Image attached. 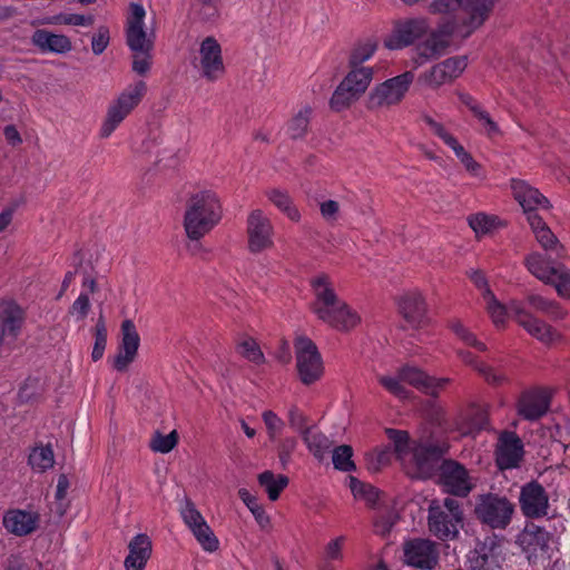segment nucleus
I'll return each mask as SVG.
<instances>
[{
  "mask_svg": "<svg viewBox=\"0 0 570 570\" xmlns=\"http://www.w3.org/2000/svg\"><path fill=\"white\" fill-rule=\"evenodd\" d=\"M311 287L314 295L312 309L323 323L340 332L352 331L361 323L358 312L338 297L327 274L312 277Z\"/></svg>",
  "mask_w": 570,
  "mask_h": 570,
  "instance_id": "obj_1",
  "label": "nucleus"
},
{
  "mask_svg": "<svg viewBox=\"0 0 570 570\" xmlns=\"http://www.w3.org/2000/svg\"><path fill=\"white\" fill-rule=\"evenodd\" d=\"M386 434L393 442L394 451L405 473L412 479L431 476L446 451L443 444L412 443L405 431L387 429Z\"/></svg>",
  "mask_w": 570,
  "mask_h": 570,
  "instance_id": "obj_2",
  "label": "nucleus"
},
{
  "mask_svg": "<svg viewBox=\"0 0 570 570\" xmlns=\"http://www.w3.org/2000/svg\"><path fill=\"white\" fill-rule=\"evenodd\" d=\"M222 217V203L214 190L202 189L193 193L187 199L183 218L187 238L202 239L219 224Z\"/></svg>",
  "mask_w": 570,
  "mask_h": 570,
  "instance_id": "obj_3",
  "label": "nucleus"
},
{
  "mask_svg": "<svg viewBox=\"0 0 570 570\" xmlns=\"http://www.w3.org/2000/svg\"><path fill=\"white\" fill-rule=\"evenodd\" d=\"M147 92V83L137 80L127 85L109 104L99 135L109 138L120 124L139 106Z\"/></svg>",
  "mask_w": 570,
  "mask_h": 570,
  "instance_id": "obj_4",
  "label": "nucleus"
},
{
  "mask_svg": "<svg viewBox=\"0 0 570 570\" xmlns=\"http://www.w3.org/2000/svg\"><path fill=\"white\" fill-rule=\"evenodd\" d=\"M498 0H433L429 4V12L432 14L449 16L462 9L468 18L463 20V36H469L481 27L488 19L492 8Z\"/></svg>",
  "mask_w": 570,
  "mask_h": 570,
  "instance_id": "obj_5",
  "label": "nucleus"
},
{
  "mask_svg": "<svg viewBox=\"0 0 570 570\" xmlns=\"http://www.w3.org/2000/svg\"><path fill=\"white\" fill-rule=\"evenodd\" d=\"M373 78V68L350 67V70L332 94L330 99L331 109L337 112L348 109L367 91Z\"/></svg>",
  "mask_w": 570,
  "mask_h": 570,
  "instance_id": "obj_6",
  "label": "nucleus"
},
{
  "mask_svg": "<svg viewBox=\"0 0 570 570\" xmlns=\"http://www.w3.org/2000/svg\"><path fill=\"white\" fill-rule=\"evenodd\" d=\"M463 512L456 499L433 501L429 507V530L441 540H452L459 534Z\"/></svg>",
  "mask_w": 570,
  "mask_h": 570,
  "instance_id": "obj_7",
  "label": "nucleus"
},
{
  "mask_svg": "<svg viewBox=\"0 0 570 570\" xmlns=\"http://www.w3.org/2000/svg\"><path fill=\"white\" fill-rule=\"evenodd\" d=\"M513 512V503L507 497L495 493L479 495L474 507L478 520L492 529H505Z\"/></svg>",
  "mask_w": 570,
  "mask_h": 570,
  "instance_id": "obj_8",
  "label": "nucleus"
},
{
  "mask_svg": "<svg viewBox=\"0 0 570 570\" xmlns=\"http://www.w3.org/2000/svg\"><path fill=\"white\" fill-rule=\"evenodd\" d=\"M414 80L412 71H405L396 77L386 79L372 88L367 95L366 106L370 110L390 108L400 104Z\"/></svg>",
  "mask_w": 570,
  "mask_h": 570,
  "instance_id": "obj_9",
  "label": "nucleus"
},
{
  "mask_svg": "<svg viewBox=\"0 0 570 570\" xmlns=\"http://www.w3.org/2000/svg\"><path fill=\"white\" fill-rule=\"evenodd\" d=\"M296 367L303 384L309 385L318 381L324 372L323 360L315 343L307 336L295 340Z\"/></svg>",
  "mask_w": 570,
  "mask_h": 570,
  "instance_id": "obj_10",
  "label": "nucleus"
},
{
  "mask_svg": "<svg viewBox=\"0 0 570 570\" xmlns=\"http://www.w3.org/2000/svg\"><path fill=\"white\" fill-rule=\"evenodd\" d=\"M510 308L514 321L542 344L550 345L561 338V334L556 328L533 316L522 302L511 301Z\"/></svg>",
  "mask_w": 570,
  "mask_h": 570,
  "instance_id": "obj_11",
  "label": "nucleus"
},
{
  "mask_svg": "<svg viewBox=\"0 0 570 570\" xmlns=\"http://www.w3.org/2000/svg\"><path fill=\"white\" fill-rule=\"evenodd\" d=\"M466 67L468 58L465 56L451 57L421 73L419 81L431 89H438L441 86L452 83L463 73Z\"/></svg>",
  "mask_w": 570,
  "mask_h": 570,
  "instance_id": "obj_12",
  "label": "nucleus"
},
{
  "mask_svg": "<svg viewBox=\"0 0 570 570\" xmlns=\"http://www.w3.org/2000/svg\"><path fill=\"white\" fill-rule=\"evenodd\" d=\"M248 248L261 253L274 245V227L269 217L262 209H253L247 217Z\"/></svg>",
  "mask_w": 570,
  "mask_h": 570,
  "instance_id": "obj_13",
  "label": "nucleus"
},
{
  "mask_svg": "<svg viewBox=\"0 0 570 570\" xmlns=\"http://www.w3.org/2000/svg\"><path fill=\"white\" fill-rule=\"evenodd\" d=\"M404 562L420 570H433L439 561L438 544L429 539H412L403 546Z\"/></svg>",
  "mask_w": 570,
  "mask_h": 570,
  "instance_id": "obj_14",
  "label": "nucleus"
},
{
  "mask_svg": "<svg viewBox=\"0 0 570 570\" xmlns=\"http://www.w3.org/2000/svg\"><path fill=\"white\" fill-rule=\"evenodd\" d=\"M502 548L497 537H487L468 554L471 570H495L502 562Z\"/></svg>",
  "mask_w": 570,
  "mask_h": 570,
  "instance_id": "obj_15",
  "label": "nucleus"
},
{
  "mask_svg": "<svg viewBox=\"0 0 570 570\" xmlns=\"http://www.w3.org/2000/svg\"><path fill=\"white\" fill-rule=\"evenodd\" d=\"M428 125L430 126L432 132L442 139L443 142L453 150L456 158L460 160L470 176L479 179L485 178L482 165L478 163L472 157V155L464 149L458 139L451 132H449L442 124L433 119H428Z\"/></svg>",
  "mask_w": 570,
  "mask_h": 570,
  "instance_id": "obj_16",
  "label": "nucleus"
},
{
  "mask_svg": "<svg viewBox=\"0 0 570 570\" xmlns=\"http://www.w3.org/2000/svg\"><path fill=\"white\" fill-rule=\"evenodd\" d=\"M199 70L208 81L220 79L225 72L220 45L213 37L205 38L200 43Z\"/></svg>",
  "mask_w": 570,
  "mask_h": 570,
  "instance_id": "obj_17",
  "label": "nucleus"
},
{
  "mask_svg": "<svg viewBox=\"0 0 570 570\" xmlns=\"http://www.w3.org/2000/svg\"><path fill=\"white\" fill-rule=\"evenodd\" d=\"M121 340L112 366L118 372H125L135 361L140 345V337L131 320L121 323Z\"/></svg>",
  "mask_w": 570,
  "mask_h": 570,
  "instance_id": "obj_18",
  "label": "nucleus"
},
{
  "mask_svg": "<svg viewBox=\"0 0 570 570\" xmlns=\"http://www.w3.org/2000/svg\"><path fill=\"white\" fill-rule=\"evenodd\" d=\"M146 11L139 3L130 4V12L127 20V45L134 52H150L153 40L147 37L144 29Z\"/></svg>",
  "mask_w": 570,
  "mask_h": 570,
  "instance_id": "obj_19",
  "label": "nucleus"
},
{
  "mask_svg": "<svg viewBox=\"0 0 570 570\" xmlns=\"http://www.w3.org/2000/svg\"><path fill=\"white\" fill-rule=\"evenodd\" d=\"M430 24L424 18H415L399 23L392 33L384 40V46L390 50H397L412 45L416 39L424 36Z\"/></svg>",
  "mask_w": 570,
  "mask_h": 570,
  "instance_id": "obj_20",
  "label": "nucleus"
},
{
  "mask_svg": "<svg viewBox=\"0 0 570 570\" xmlns=\"http://www.w3.org/2000/svg\"><path fill=\"white\" fill-rule=\"evenodd\" d=\"M460 26L458 22H448L440 27V32L431 33L423 42L419 43L414 49L413 62L415 67L422 66L426 61L442 55L446 47V42L441 35L450 36L458 31Z\"/></svg>",
  "mask_w": 570,
  "mask_h": 570,
  "instance_id": "obj_21",
  "label": "nucleus"
},
{
  "mask_svg": "<svg viewBox=\"0 0 570 570\" xmlns=\"http://www.w3.org/2000/svg\"><path fill=\"white\" fill-rule=\"evenodd\" d=\"M511 190L514 199L522 207L527 219L530 214H537V209L550 208V202L529 183L522 179L512 178L510 181Z\"/></svg>",
  "mask_w": 570,
  "mask_h": 570,
  "instance_id": "obj_22",
  "label": "nucleus"
},
{
  "mask_svg": "<svg viewBox=\"0 0 570 570\" xmlns=\"http://www.w3.org/2000/svg\"><path fill=\"white\" fill-rule=\"evenodd\" d=\"M520 507L528 518H541L547 515L549 498L544 488L538 482H529L521 488Z\"/></svg>",
  "mask_w": 570,
  "mask_h": 570,
  "instance_id": "obj_23",
  "label": "nucleus"
},
{
  "mask_svg": "<svg viewBox=\"0 0 570 570\" xmlns=\"http://www.w3.org/2000/svg\"><path fill=\"white\" fill-rule=\"evenodd\" d=\"M4 529L17 537L33 533L40 525V514L35 510L10 509L3 514Z\"/></svg>",
  "mask_w": 570,
  "mask_h": 570,
  "instance_id": "obj_24",
  "label": "nucleus"
},
{
  "mask_svg": "<svg viewBox=\"0 0 570 570\" xmlns=\"http://www.w3.org/2000/svg\"><path fill=\"white\" fill-rule=\"evenodd\" d=\"M523 455V445L520 438L513 432H503L500 434L495 461L500 470L517 468Z\"/></svg>",
  "mask_w": 570,
  "mask_h": 570,
  "instance_id": "obj_25",
  "label": "nucleus"
},
{
  "mask_svg": "<svg viewBox=\"0 0 570 570\" xmlns=\"http://www.w3.org/2000/svg\"><path fill=\"white\" fill-rule=\"evenodd\" d=\"M441 480L445 490L454 495L465 497L473 488L468 471L453 461L442 464Z\"/></svg>",
  "mask_w": 570,
  "mask_h": 570,
  "instance_id": "obj_26",
  "label": "nucleus"
},
{
  "mask_svg": "<svg viewBox=\"0 0 570 570\" xmlns=\"http://www.w3.org/2000/svg\"><path fill=\"white\" fill-rule=\"evenodd\" d=\"M550 404V392L546 389L530 390L520 396L518 413L525 420H537L544 415Z\"/></svg>",
  "mask_w": 570,
  "mask_h": 570,
  "instance_id": "obj_27",
  "label": "nucleus"
},
{
  "mask_svg": "<svg viewBox=\"0 0 570 570\" xmlns=\"http://www.w3.org/2000/svg\"><path fill=\"white\" fill-rule=\"evenodd\" d=\"M0 347L12 344L18 337L22 323L23 311L13 302H4L0 309Z\"/></svg>",
  "mask_w": 570,
  "mask_h": 570,
  "instance_id": "obj_28",
  "label": "nucleus"
},
{
  "mask_svg": "<svg viewBox=\"0 0 570 570\" xmlns=\"http://www.w3.org/2000/svg\"><path fill=\"white\" fill-rule=\"evenodd\" d=\"M151 552V539L145 533L136 534L128 543V556L124 561L125 570H145Z\"/></svg>",
  "mask_w": 570,
  "mask_h": 570,
  "instance_id": "obj_29",
  "label": "nucleus"
},
{
  "mask_svg": "<svg viewBox=\"0 0 570 570\" xmlns=\"http://www.w3.org/2000/svg\"><path fill=\"white\" fill-rule=\"evenodd\" d=\"M400 312L412 327H419L425 322L426 304L417 289L402 294L399 299Z\"/></svg>",
  "mask_w": 570,
  "mask_h": 570,
  "instance_id": "obj_30",
  "label": "nucleus"
},
{
  "mask_svg": "<svg viewBox=\"0 0 570 570\" xmlns=\"http://www.w3.org/2000/svg\"><path fill=\"white\" fill-rule=\"evenodd\" d=\"M400 371L401 379H403L405 384H409L429 395H435L448 383V379H435L429 376L422 370L414 366L406 365L401 367Z\"/></svg>",
  "mask_w": 570,
  "mask_h": 570,
  "instance_id": "obj_31",
  "label": "nucleus"
},
{
  "mask_svg": "<svg viewBox=\"0 0 570 570\" xmlns=\"http://www.w3.org/2000/svg\"><path fill=\"white\" fill-rule=\"evenodd\" d=\"M31 42L43 53L65 55L72 49L69 37L46 29H37L31 36Z\"/></svg>",
  "mask_w": 570,
  "mask_h": 570,
  "instance_id": "obj_32",
  "label": "nucleus"
},
{
  "mask_svg": "<svg viewBox=\"0 0 570 570\" xmlns=\"http://www.w3.org/2000/svg\"><path fill=\"white\" fill-rule=\"evenodd\" d=\"M524 263L529 273L544 284L551 283L557 269L561 267L548 259L546 255L537 252L529 254Z\"/></svg>",
  "mask_w": 570,
  "mask_h": 570,
  "instance_id": "obj_33",
  "label": "nucleus"
},
{
  "mask_svg": "<svg viewBox=\"0 0 570 570\" xmlns=\"http://www.w3.org/2000/svg\"><path fill=\"white\" fill-rule=\"evenodd\" d=\"M455 429L461 435H472L487 424V412L480 406H471L455 419Z\"/></svg>",
  "mask_w": 570,
  "mask_h": 570,
  "instance_id": "obj_34",
  "label": "nucleus"
},
{
  "mask_svg": "<svg viewBox=\"0 0 570 570\" xmlns=\"http://www.w3.org/2000/svg\"><path fill=\"white\" fill-rule=\"evenodd\" d=\"M347 485L355 500L364 502L371 508H375L380 501V491L370 483L363 482L355 476H347Z\"/></svg>",
  "mask_w": 570,
  "mask_h": 570,
  "instance_id": "obj_35",
  "label": "nucleus"
},
{
  "mask_svg": "<svg viewBox=\"0 0 570 570\" xmlns=\"http://www.w3.org/2000/svg\"><path fill=\"white\" fill-rule=\"evenodd\" d=\"M528 223L538 240V243L546 250H556L559 242L549 226L543 222L542 217L538 214H530Z\"/></svg>",
  "mask_w": 570,
  "mask_h": 570,
  "instance_id": "obj_36",
  "label": "nucleus"
},
{
  "mask_svg": "<svg viewBox=\"0 0 570 570\" xmlns=\"http://www.w3.org/2000/svg\"><path fill=\"white\" fill-rule=\"evenodd\" d=\"M527 302L534 311L543 313L554 321L564 320L568 315V312L558 302L539 294L528 295Z\"/></svg>",
  "mask_w": 570,
  "mask_h": 570,
  "instance_id": "obj_37",
  "label": "nucleus"
},
{
  "mask_svg": "<svg viewBox=\"0 0 570 570\" xmlns=\"http://www.w3.org/2000/svg\"><path fill=\"white\" fill-rule=\"evenodd\" d=\"M549 533L537 527H527L519 537V542L523 550L528 553H535L538 550H543L548 543Z\"/></svg>",
  "mask_w": 570,
  "mask_h": 570,
  "instance_id": "obj_38",
  "label": "nucleus"
},
{
  "mask_svg": "<svg viewBox=\"0 0 570 570\" xmlns=\"http://www.w3.org/2000/svg\"><path fill=\"white\" fill-rule=\"evenodd\" d=\"M312 115V108L304 106L299 108L288 120L286 125V134L292 139H299L307 132L309 120Z\"/></svg>",
  "mask_w": 570,
  "mask_h": 570,
  "instance_id": "obj_39",
  "label": "nucleus"
},
{
  "mask_svg": "<svg viewBox=\"0 0 570 570\" xmlns=\"http://www.w3.org/2000/svg\"><path fill=\"white\" fill-rule=\"evenodd\" d=\"M266 196L276 208L288 217V219L292 222H298L301 219L299 210L293 205V202L286 191L275 188L267 190Z\"/></svg>",
  "mask_w": 570,
  "mask_h": 570,
  "instance_id": "obj_40",
  "label": "nucleus"
},
{
  "mask_svg": "<svg viewBox=\"0 0 570 570\" xmlns=\"http://www.w3.org/2000/svg\"><path fill=\"white\" fill-rule=\"evenodd\" d=\"M458 355L464 363L474 367L489 383L500 384L505 381V375L503 373L498 372L491 366L480 362L470 352L459 351Z\"/></svg>",
  "mask_w": 570,
  "mask_h": 570,
  "instance_id": "obj_41",
  "label": "nucleus"
},
{
  "mask_svg": "<svg viewBox=\"0 0 570 570\" xmlns=\"http://www.w3.org/2000/svg\"><path fill=\"white\" fill-rule=\"evenodd\" d=\"M35 472L42 473L53 468L55 454L50 445H39L32 449L28 460Z\"/></svg>",
  "mask_w": 570,
  "mask_h": 570,
  "instance_id": "obj_42",
  "label": "nucleus"
},
{
  "mask_svg": "<svg viewBox=\"0 0 570 570\" xmlns=\"http://www.w3.org/2000/svg\"><path fill=\"white\" fill-rule=\"evenodd\" d=\"M258 483L267 492L271 501H276L281 492L287 487L288 478L283 474H274L272 471H265L258 475Z\"/></svg>",
  "mask_w": 570,
  "mask_h": 570,
  "instance_id": "obj_43",
  "label": "nucleus"
},
{
  "mask_svg": "<svg viewBox=\"0 0 570 570\" xmlns=\"http://www.w3.org/2000/svg\"><path fill=\"white\" fill-rule=\"evenodd\" d=\"M484 301L485 309L497 328H504L509 318L512 315L510 304L507 306L500 302L494 294L487 297Z\"/></svg>",
  "mask_w": 570,
  "mask_h": 570,
  "instance_id": "obj_44",
  "label": "nucleus"
},
{
  "mask_svg": "<svg viewBox=\"0 0 570 570\" xmlns=\"http://www.w3.org/2000/svg\"><path fill=\"white\" fill-rule=\"evenodd\" d=\"M303 440L309 452L318 461H323L326 458L332 445V442L326 435L312 430H306L304 432Z\"/></svg>",
  "mask_w": 570,
  "mask_h": 570,
  "instance_id": "obj_45",
  "label": "nucleus"
},
{
  "mask_svg": "<svg viewBox=\"0 0 570 570\" xmlns=\"http://www.w3.org/2000/svg\"><path fill=\"white\" fill-rule=\"evenodd\" d=\"M379 383L392 395L400 400H406L411 396L410 391L405 387V382L401 379V371L396 374L379 375Z\"/></svg>",
  "mask_w": 570,
  "mask_h": 570,
  "instance_id": "obj_46",
  "label": "nucleus"
},
{
  "mask_svg": "<svg viewBox=\"0 0 570 570\" xmlns=\"http://www.w3.org/2000/svg\"><path fill=\"white\" fill-rule=\"evenodd\" d=\"M179 512L185 525L190 530V532L199 528L200 524L203 525L207 522L196 508L195 503L188 498H185L180 502Z\"/></svg>",
  "mask_w": 570,
  "mask_h": 570,
  "instance_id": "obj_47",
  "label": "nucleus"
},
{
  "mask_svg": "<svg viewBox=\"0 0 570 570\" xmlns=\"http://www.w3.org/2000/svg\"><path fill=\"white\" fill-rule=\"evenodd\" d=\"M449 327L455 336L465 345L476 348L478 351H487V345L479 341L475 334L466 327L460 320H452Z\"/></svg>",
  "mask_w": 570,
  "mask_h": 570,
  "instance_id": "obj_48",
  "label": "nucleus"
},
{
  "mask_svg": "<svg viewBox=\"0 0 570 570\" xmlns=\"http://www.w3.org/2000/svg\"><path fill=\"white\" fill-rule=\"evenodd\" d=\"M376 51V43L367 40L363 43L357 45L351 52L348 58V67L355 68H368L363 63L370 60Z\"/></svg>",
  "mask_w": 570,
  "mask_h": 570,
  "instance_id": "obj_49",
  "label": "nucleus"
},
{
  "mask_svg": "<svg viewBox=\"0 0 570 570\" xmlns=\"http://www.w3.org/2000/svg\"><path fill=\"white\" fill-rule=\"evenodd\" d=\"M191 533L204 551L212 553L218 550L219 541L207 522L203 525L200 524Z\"/></svg>",
  "mask_w": 570,
  "mask_h": 570,
  "instance_id": "obj_50",
  "label": "nucleus"
},
{
  "mask_svg": "<svg viewBox=\"0 0 570 570\" xmlns=\"http://www.w3.org/2000/svg\"><path fill=\"white\" fill-rule=\"evenodd\" d=\"M178 442V434L174 430L168 434L155 432L150 439L149 446L156 453H168L170 452Z\"/></svg>",
  "mask_w": 570,
  "mask_h": 570,
  "instance_id": "obj_51",
  "label": "nucleus"
},
{
  "mask_svg": "<svg viewBox=\"0 0 570 570\" xmlns=\"http://www.w3.org/2000/svg\"><path fill=\"white\" fill-rule=\"evenodd\" d=\"M353 450L350 445H340L333 450L332 461L336 470L350 472L355 470V464L352 460Z\"/></svg>",
  "mask_w": 570,
  "mask_h": 570,
  "instance_id": "obj_52",
  "label": "nucleus"
},
{
  "mask_svg": "<svg viewBox=\"0 0 570 570\" xmlns=\"http://www.w3.org/2000/svg\"><path fill=\"white\" fill-rule=\"evenodd\" d=\"M237 351L244 358L256 365H261L265 362V357L261 351V347L253 338L248 337L239 342L237 345Z\"/></svg>",
  "mask_w": 570,
  "mask_h": 570,
  "instance_id": "obj_53",
  "label": "nucleus"
},
{
  "mask_svg": "<svg viewBox=\"0 0 570 570\" xmlns=\"http://www.w3.org/2000/svg\"><path fill=\"white\" fill-rule=\"evenodd\" d=\"M470 227L476 235H485L498 226V218L484 213L472 215L468 219Z\"/></svg>",
  "mask_w": 570,
  "mask_h": 570,
  "instance_id": "obj_54",
  "label": "nucleus"
},
{
  "mask_svg": "<svg viewBox=\"0 0 570 570\" xmlns=\"http://www.w3.org/2000/svg\"><path fill=\"white\" fill-rule=\"evenodd\" d=\"M397 520V514L394 510L386 509L380 510L374 519V529L379 534H386Z\"/></svg>",
  "mask_w": 570,
  "mask_h": 570,
  "instance_id": "obj_55",
  "label": "nucleus"
},
{
  "mask_svg": "<svg viewBox=\"0 0 570 570\" xmlns=\"http://www.w3.org/2000/svg\"><path fill=\"white\" fill-rule=\"evenodd\" d=\"M554 286L558 295L562 298H570V269L561 265L553 276V281L550 283Z\"/></svg>",
  "mask_w": 570,
  "mask_h": 570,
  "instance_id": "obj_56",
  "label": "nucleus"
},
{
  "mask_svg": "<svg viewBox=\"0 0 570 570\" xmlns=\"http://www.w3.org/2000/svg\"><path fill=\"white\" fill-rule=\"evenodd\" d=\"M267 434L271 440H275L284 430L285 422L273 411L266 410L262 413Z\"/></svg>",
  "mask_w": 570,
  "mask_h": 570,
  "instance_id": "obj_57",
  "label": "nucleus"
},
{
  "mask_svg": "<svg viewBox=\"0 0 570 570\" xmlns=\"http://www.w3.org/2000/svg\"><path fill=\"white\" fill-rule=\"evenodd\" d=\"M107 345V328L102 320L96 324L95 344L91 352V357L96 362L104 356Z\"/></svg>",
  "mask_w": 570,
  "mask_h": 570,
  "instance_id": "obj_58",
  "label": "nucleus"
},
{
  "mask_svg": "<svg viewBox=\"0 0 570 570\" xmlns=\"http://www.w3.org/2000/svg\"><path fill=\"white\" fill-rule=\"evenodd\" d=\"M95 18L91 14L60 12V26L91 27Z\"/></svg>",
  "mask_w": 570,
  "mask_h": 570,
  "instance_id": "obj_59",
  "label": "nucleus"
},
{
  "mask_svg": "<svg viewBox=\"0 0 570 570\" xmlns=\"http://www.w3.org/2000/svg\"><path fill=\"white\" fill-rule=\"evenodd\" d=\"M90 309V298L89 294L86 292H81L77 299L72 303L70 307V315H72L77 321H83Z\"/></svg>",
  "mask_w": 570,
  "mask_h": 570,
  "instance_id": "obj_60",
  "label": "nucleus"
},
{
  "mask_svg": "<svg viewBox=\"0 0 570 570\" xmlns=\"http://www.w3.org/2000/svg\"><path fill=\"white\" fill-rule=\"evenodd\" d=\"M474 117L480 121L482 130L488 137H494L501 134L498 124L491 118L490 114L484 108H482Z\"/></svg>",
  "mask_w": 570,
  "mask_h": 570,
  "instance_id": "obj_61",
  "label": "nucleus"
},
{
  "mask_svg": "<svg viewBox=\"0 0 570 570\" xmlns=\"http://www.w3.org/2000/svg\"><path fill=\"white\" fill-rule=\"evenodd\" d=\"M469 278L472 281L474 286L479 289L483 299L494 294L488 283L487 276L482 271L471 269L468 273Z\"/></svg>",
  "mask_w": 570,
  "mask_h": 570,
  "instance_id": "obj_62",
  "label": "nucleus"
},
{
  "mask_svg": "<svg viewBox=\"0 0 570 570\" xmlns=\"http://www.w3.org/2000/svg\"><path fill=\"white\" fill-rule=\"evenodd\" d=\"M109 30L106 27H99L91 39V49L95 55H101L109 45Z\"/></svg>",
  "mask_w": 570,
  "mask_h": 570,
  "instance_id": "obj_63",
  "label": "nucleus"
},
{
  "mask_svg": "<svg viewBox=\"0 0 570 570\" xmlns=\"http://www.w3.org/2000/svg\"><path fill=\"white\" fill-rule=\"evenodd\" d=\"M151 67V56L149 52H135L132 59V70L139 75H147Z\"/></svg>",
  "mask_w": 570,
  "mask_h": 570,
  "instance_id": "obj_64",
  "label": "nucleus"
}]
</instances>
